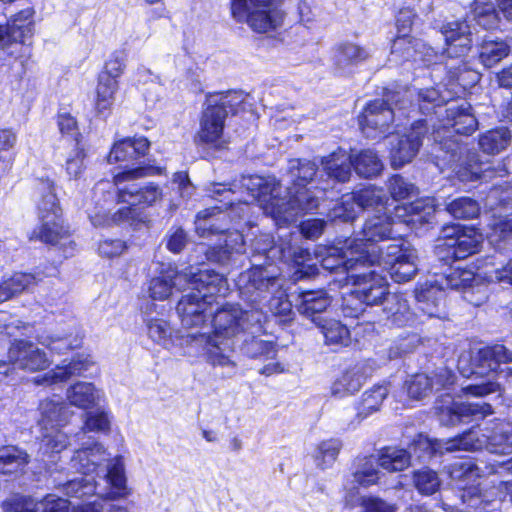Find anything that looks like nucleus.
Masks as SVG:
<instances>
[{
  "label": "nucleus",
  "mask_w": 512,
  "mask_h": 512,
  "mask_svg": "<svg viewBox=\"0 0 512 512\" xmlns=\"http://www.w3.org/2000/svg\"><path fill=\"white\" fill-rule=\"evenodd\" d=\"M317 166L314 162L292 159L288 165L291 186L281 195V185L273 176H243L240 185L213 183L208 191L210 197L222 203L220 207H211L200 211L196 216V232L201 237L211 234H223V240L205 251L206 258L221 265L234 262L245 251L243 235L235 230L226 232L221 223L226 220L223 209L231 208L241 218L248 213L250 204L258 202L266 214L277 222L290 223L304 213L318 208L327 187L314 185Z\"/></svg>",
  "instance_id": "1"
},
{
  "label": "nucleus",
  "mask_w": 512,
  "mask_h": 512,
  "mask_svg": "<svg viewBox=\"0 0 512 512\" xmlns=\"http://www.w3.org/2000/svg\"><path fill=\"white\" fill-rule=\"evenodd\" d=\"M285 283L280 268L273 262L254 263L250 269L242 272L236 284L240 297L251 303L252 308L243 310L238 305L227 304L217 309L211 322L214 341L221 347L228 343L232 353L234 338L265 332L268 312L281 318L282 322L291 320L292 303Z\"/></svg>",
  "instance_id": "2"
},
{
  "label": "nucleus",
  "mask_w": 512,
  "mask_h": 512,
  "mask_svg": "<svg viewBox=\"0 0 512 512\" xmlns=\"http://www.w3.org/2000/svg\"><path fill=\"white\" fill-rule=\"evenodd\" d=\"M105 461L107 453L98 443L77 450L71 458L70 466L82 476L60 485L63 493L75 498L94 494L105 500L127 498L130 491L123 458L116 456L108 463Z\"/></svg>",
  "instance_id": "3"
},
{
  "label": "nucleus",
  "mask_w": 512,
  "mask_h": 512,
  "mask_svg": "<svg viewBox=\"0 0 512 512\" xmlns=\"http://www.w3.org/2000/svg\"><path fill=\"white\" fill-rule=\"evenodd\" d=\"M446 120L441 127L434 129L432 138L435 143L434 151L436 158L441 159L456 173L458 179L462 182L475 181L478 179L492 178L494 169L489 163L483 162L476 152H469L465 160L458 164L462 151L461 145L450 135L444 134L455 132L460 135H469L477 128V120L471 113V105L466 101L448 102L444 109Z\"/></svg>",
  "instance_id": "4"
},
{
  "label": "nucleus",
  "mask_w": 512,
  "mask_h": 512,
  "mask_svg": "<svg viewBox=\"0 0 512 512\" xmlns=\"http://www.w3.org/2000/svg\"><path fill=\"white\" fill-rule=\"evenodd\" d=\"M349 240L345 246L329 247L321 264L331 272L354 273L357 266L378 265L387 270L393 281L405 283L414 278L418 271V257L409 247L391 245L386 252L372 247V250L359 251Z\"/></svg>",
  "instance_id": "5"
},
{
  "label": "nucleus",
  "mask_w": 512,
  "mask_h": 512,
  "mask_svg": "<svg viewBox=\"0 0 512 512\" xmlns=\"http://www.w3.org/2000/svg\"><path fill=\"white\" fill-rule=\"evenodd\" d=\"M433 212V205L424 200L397 205L394 208V216L386 211L368 217L359 233L360 237L349 241L359 251L372 250V247H376L385 253L387 247L397 244L409 247L417 256L416 250L402 240L403 232L398 225L408 226L416 222H427Z\"/></svg>",
  "instance_id": "6"
},
{
  "label": "nucleus",
  "mask_w": 512,
  "mask_h": 512,
  "mask_svg": "<svg viewBox=\"0 0 512 512\" xmlns=\"http://www.w3.org/2000/svg\"><path fill=\"white\" fill-rule=\"evenodd\" d=\"M159 173L160 169L153 167L129 169L116 174L113 182L99 181L95 185L94 193L95 195L102 194L105 202L113 201L116 197L118 202L128 204L129 207L119 209L111 217L113 223L128 221L135 217L132 206H151L162 198V190L158 185L137 182L142 177Z\"/></svg>",
  "instance_id": "7"
},
{
  "label": "nucleus",
  "mask_w": 512,
  "mask_h": 512,
  "mask_svg": "<svg viewBox=\"0 0 512 512\" xmlns=\"http://www.w3.org/2000/svg\"><path fill=\"white\" fill-rule=\"evenodd\" d=\"M190 275V291L182 295L176 311L183 326L202 327L214 314L218 297L228 292V283L223 275L209 269L190 267Z\"/></svg>",
  "instance_id": "8"
},
{
  "label": "nucleus",
  "mask_w": 512,
  "mask_h": 512,
  "mask_svg": "<svg viewBox=\"0 0 512 512\" xmlns=\"http://www.w3.org/2000/svg\"><path fill=\"white\" fill-rule=\"evenodd\" d=\"M488 434L479 435L475 429L451 439H429L420 436L415 448L426 452L427 457L455 451H476L486 447L491 453L510 454L512 452V423L498 422Z\"/></svg>",
  "instance_id": "9"
},
{
  "label": "nucleus",
  "mask_w": 512,
  "mask_h": 512,
  "mask_svg": "<svg viewBox=\"0 0 512 512\" xmlns=\"http://www.w3.org/2000/svg\"><path fill=\"white\" fill-rule=\"evenodd\" d=\"M512 362V351L502 344L480 349L475 356L461 355L458 360V369L462 376L475 379H484L463 388L466 394L473 396H486L499 390V384L494 380L495 372L500 363Z\"/></svg>",
  "instance_id": "10"
},
{
  "label": "nucleus",
  "mask_w": 512,
  "mask_h": 512,
  "mask_svg": "<svg viewBox=\"0 0 512 512\" xmlns=\"http://www.w3.org/2000/svg\"><path fill=\"white\" fill-rule=\"evenodd\" d=\"M36 194L40 226L34 229L31 239H39L52 245H65L68 231L62 224V209L55 193L54 182L49 178L37 180Z\"/></svg>",
  "instance_id": "11"
},
{
  "label": "nucleus",
  "mask_w": 512,
  "mask_h": 512,
  "mask_svg": "<svg viewBox=\"0 0 512 512\" xmlns=\"http://www.w3.org/2000/svg\"><path fill=\"white\" fill-rule=\"evenodd\" d=\"M487 238L493 248L502 253L512 252V218H494L489 224ZM479 277L488 283L499 284L503 288L512 287V258L505 263H495L488 258Z\"/></svg>",
  "instance_id": "12"
},
{
  "label": "nucleus",
  "mask_w": 512,
  "mask_h": 512,
  "mask_svg": "<svg viewBox=\"0 0 512 512\" xmlns=\"http://www.w3.org/2000/svg\"><path fill=\"white\" fill-rule=\"evenodd\" d=\"M446 471L456 485L462 489L461 499L469 507L481 512H490L496 509L500 500L494 490L483 492L478 486L466 484L487 476L485 466L481 467L470 459L456 461L446 467Z\"/></svg>",
  "instance_id": "13"
},
{
  "label": "nucleus",
  "mask_w": 512,
  "mask_h": 512,
  "mask_svg": "<svg viewBox=\"0 0 512 512\" xmlns=\"http://www.w3.org/2000/svg\"><path fill=\"white\" fill-rule=\"evenodd\" d=\"M322 165L329 178L342 183L350 179L352 167L364 178L378 176L384 167L376 152L371 149L362 150L356 155H348L339 149L324 158Z\"/></svg>",
  "instance_id": "14"
},
{
  "label": "nucleus",
  "mask_w": 512,
  "mask_h": 512,
  "mask_svg": "<svg viewBox=\"0 0 512 512\" xmlns=\"http://www.w3.org/2000/svg\"><path fill=\"white\" fill-rule=\"evenodd\" d=\"M231 12L237 22H246L258 33L278 28L285 15L278 0H231Z\"/></svg>",
  "instance_id": "15"
},
{
  "label": "nucleus",
  "mask_w": 512,
  "mask_h": 512,
  "mask_svg": "<svg viewBox=\"0 0 512 512\" xmlns=\"http://www.w3.org/2000/svg\"><path fill=\"white\" fill-rule=\"evenodd\" d=\"M176 345L174 349H179V354L184 356L196 357L205 354L207 361L213 366L234 367L231 359V347L228 343L224 347L214 341L212 335L206 332L175 334Z\"/></svg>",
  "instance_id": "16"
},
{
  "label": "nucleus",
  "mask_w": 512,
  "mask_h": 512,
  "mask_svg": "<svg viewBox=\"0 0 512 512\" xmlns=\"http://www.w3.org/2000/svg\"><path fill=\"white\" fill-rule=\"evenodd\" d=\"M388 93H394V90L386 89L384 99L368 103L359 116L360 128L367 138L375 139L384 134L395 118L403 117L399 100L395 97L394 101H388Z\"/></svg>",
  "instance_id": "17"
},
{
  "label": "nucleus",
  "mask_w": 512,
  "mask_h": 512,
  "mask_svg": "<svg viewBox=\"0 0 512 512\" xmlns=\"http://www.w3.org/2000/svg\"><path fill=\"white\" fill-rule=\"evenodd\" d=\"M397 97L399 100V111H403V117L408 115V109L415 106L423 114L429 115L432 112L442 115L443 104L446 105L444 95L435 87H428L423 89H412L402 87L394 90V93H388V101H394Z\"/></svg>",
  "instance_id": "18"
},
{
  "label": "nucleus",
  "mask_w": 512,
  "mask_h": 512,
  "mask_svg": "<svg viewBox=\"0 0 512 512\" xmlns=\"http://www.w3.org/2000/svg\"><path fill=\"white\" fill-rule=\"evenodd\" d=\"M439 422L444 426H455L470 419H483L493 414L492 406L486 402H456L451 395H444L436 402Z\"/></svg>",
  "instance_id": "19"
},
{
  "label": "nucleus",
  "mask_w": 512,
  "mask_h": 512,
  "mask_svg": "<svg viewBox=\"0 0 512 512\" xmlns=\"http://www.w3.org/2000/svg\"><path fill=\"white\" fill-rule=\"evenodd\" d=\"M35 11L27 7L11 15L5 25H0V49L14 55L24 47L25 40L33 35Z\"/></svg>",
  "instance_id": "20"
},
{
  "label": "nucleus",
  "mask_w": 512,
  "mask_h": 512,
  "mask_svg": "<svg viewBox=\"0 0 512 512\" xmlns=\"http://www.w3.org/2000/svg\"><path fill=\"white\" fill-rule=\"evenodd\" d=\"M428 131V121H415L408 133L392 136L390 159L393 168L398 169L411 162L417 155L422 139Z\"/></svg>",
  "instance_id": "21"
},
{
  "label": "nucleus",
  "mask_w": 512,
  "mask_h": 512,
  "mask_svg": "<svg viewBox=\"0 0 512 512\" xmlns=\"http://www.w3.org/2000/svg\"><path fill=\"white\" fill-rule=\"evenodd\" d=\"M349 278L353 281V291L366 306L383 304L389 295L387 280L375 271L351 273Z\"/></svg>",
  "instance_id": "22"
},
{
  "label": "nucleus",
  "mask_w": 512,
  "mask_h": 512,
  "mask_svg": "<svg viewBox=\"0 0 512 512\" xmlns=\"http://www.w3.org/2000/svg\"><path fill=\"white\" fill-rule=\"evenodd\" d=\"M9 363L15 367L35 372L46 369L50 361L37 345L26 340H16L8 350Z\"/></svg>",
  "instance_id": "23"
},
{
  "label": "nucleus",
  "mask_w": 512,
  "mask_h": 512,
  "mask_svg": "<svg viewBox=\"0 0 512 512\" xmlns=\"http://www.w3.org/2000/svg\"><path fill=\"white\" fill-rule=\"evenodd\" d=\"M190 279V268L179 272L171 264H161L159 275L153 277L149 282V296L154 300H166L174 288L181 289Z\"/></svg>",
  "instance_id": "24"
},
{
  "label": "nucleus",
  "mask_w": 512,
  "mask_h": 512,
  "mask_svg": "<svg viewBox=\"0 0 512 512\" xmlns=\"http://www.w3.org/2000/svg\"><path fill=\"white\" fill-rule=\"evenodd\" d=\"M226 117L227 113L221 107L209 105L202 113L197 140L215 148H222L226 144L223 135Z\"/></svg>",
  "instance_id": "25"
},
{
  "label": "nucleus",
  "mask_w": 512,
  "mask_h": 512,
  "mask_svg": "<svg viewBox=\"0 0 512 512\" xmlns=\"http://www.w3.org/2000/svg\"><path fill=\"white\" fill-rule=\"evenodd\" d=\"M441 34L444 36L446 49L445 53L449 58H460L465 56L472 47V31L466 20L448 22L441 27Z\"/></svg>",
  "instance_id": "26"
},
{
  "label": "nucleus",
  "mask_w": 512,
  "mask_h": 512,
  "mask_svg": "<svg viewBox=\"0 0 512 512\" xmlns=\"http://www.w3.org/2000/svg\"><path fill=\"white\" fill-rule=\"evenodd\" d=\"M419 308L429 317L441 318L445 314V289L433 275L420 284L415 294Z\"/></svg>",
  "instance_id": "27"
},
{
  "label": "nucleus",
  "mask_w": 512,
  "mask_h": 512,
  "mask_svg": "<svg viewBox=\"0 0 512 512\" xmlns=\"http://www.w3.org/2000/svg\"><path fill=\"white\" fill-rule=\"evenodd\" d=\"M451 236L449 251L458 259H465L468 256L475 254L479 251L483 242V236L474 228H464L460 226L450 227Z\"/></svg>",
  "instance_id": "28"
},
{
  "label": "nucleus",
  "mask_w": 512,
  "mask_h": 512,
  "mask_svg": "<svg viewBox=\"0 0 512 512\" xmlns=\"http://www.w3.org/2000/svg\"><path fill=\"white\" fill-rule=\"evenodd\" d=\"M453 379V374L447 369L441 370L433 378L426 374H416L406 382L407 393L411 398L420 400L429 395L434 387L439 389L451 385Z\"/></svg>",
  "instance_id": "29"
},
{
  "label": "nucleus",
  "mask_w": 512,
  "mask_h": 512,
  "mask_svg": "<svg viewBox=\"0 0 512 512\" xmlns=\"http://www.w3.org/2000/svg\"><path fill=\"white\" fill-rule=\"evenodd\" d=\"M370 56L369 51L353 42H341L333 49L332 61L337 73L343 74Z\"/></svg>",
  "instance_id": "30"
},
{
  "label": "nucleus",
  "mask_w": 512,
  "mask_h": 512,
  "mask_svg": "<svg viewBox=\"0 0 512 512\" xmlns=\"http://www.w3.org/2000/svg\"><path fill=\"white\" fill-rule=\"evenodd\" d=\"M331 304V297L324 290L303 291L299 295V301L296 303L298 312L304 315L317 325L324 321L320 315L326 311Z\"/></svg>",
  "instance_id": "31"
},
{
  "label": "nucleus",
  "mask_w": 512,
  "mask_h": 512,
  "mask_svg": "<svg viewBox=\"0 0 512 512\" xmlns=\"http://www.w3.org/2000/svg\"><path fill=\"white\" fill-rule=\"evenodd\" d=\"M91 362L87 357H74L69 363L58 365L55 369L47 372L43 377L35 379L38 385H53L67 381L73 376H79L87 371Z\"/></svg>",
  "instance_id": "32"
},
{
  "label": "nucleus",
  "mask_w": 512,
  "mask_h": 512,
  "mask_svg": "<svg viewBox=\"0 0 512 512\" xmlns=\"http://www.w3.org/2000/svg\"><path fill=\"white\" fill-rule=\"evenodd\" d=\"M383 313L386 320L394 326L402 327L414 321L408 301L400 294H389L383 301Z\"/></svg>",
  "instance_id": "33"
},
{
  "label": "nucleus",
  "mask_w": 512,
  "mask_h": 512,
  "mask_svg": "<svg viewBox=\"0 0 512 512\" xmlns=\"http://www.w3.org/2000/svg\"><path fill=\"white\" fill-rule=\"evenodd\" d=\"M149 149V142L144 137L126 138L115 142L109 155L108 162L136 160L146 154Z\"/></svg>",
  "instance_id": "34"
},
{
  "label": "nucleus",
  "mask_w": 512,
  "mask_h": 512,
  "mask_svg": "<svg viewBox=\"0 0 512 512\" xmlns=\"http://www.w3.org/2000/svg\"><path fill=\"white\" fill-rule=\"evenodd\" d=\"M39 410L41 415L38 421L40 430L61 428L71 416L69 408L63 403L49 399L40 403Z\"/></svg>",
  "instance_id": "35"
},
{
  "label": "nucleus",
  "mask_w": 512,
  "mask_h": 512,
  "mask_svg": "<svg viewBox=\"0 0 512 512\" xmlns=\"http://www.w3.org/2000/svg\"><path fill=\"white\" fill-rule=\"evenodd\" d=\"M511 52V45L506 39L486 36L479 46V61L486 68H491L506 58Z\"/></svg>",
  "instance_id": "36"
},
{
  "label": "nucleus",
  "mask_w": 512,
  "mask_h": 512,
  "mask_svg": "<svg viewBox=\"0 0 512 512\" xmlns=\"http://www.w3.org/2000/svg\"><path fill=\"white\" fill-rule=\"evenodd\" d=\"M70 404L81 409H89L100 403L103 392L89 382H77L67 389Z\"/></svg>",
  "instance_id": "37"
},
{
  "label": "nucleus",
  "mask_w": 512,
  "mask_h": 512,
  "mask_svg": "<svg viewBox=\"0 0 512 512\" xmlns=\"http://www.w3.org/2000/svg\"><path fill=\"white\" fill-rule=\"evenodd\" d=\"M67 446L68 437L60 428L41 429L39 455L43 462H46V457L50 459L49 462L51 463H44L48 468L55 464L54 455L60 453Z\"/></svg>",
  "instance_id": "38"
},
{
  "label": "nucleus",
  "mask_w": 512,
  "mask_h": 512,
  "mask_svg": "<svg viewBox=\"0 0 512 512\" xmlns=\"http://www.w3.org/2000/svg\"><path fill=\"white\" fill-rule=\"evenodd\" d=\"M36 284V277L31 273L15 272L10 276L4 277L0 283V303L25 291H29Z\"/></svg>",
  "instance_id": "39"
},
{
  "label": "nucleus",
  "mask_w": 512,
  "mask_h": 512,
  "mask_svg": "<svg viewBox=\"0 0 512 512\" xmlns=\"http://www.w3.org/2000/svg\"><path fill=\"white\" fill-rule=\"evenodd\" d=\"M359 211L373 209L376 213L386 212L389 199L383 189L369 186L352 195Z\"/></svg>",
  "instance_id": "40"
},
{
  "label": "nucleus",
  "mask_w": 512,
  "mask_h": 512,
  "mask_svg": "<svg viewBox=\"0 0 512 512\" xmlns=\"http://www.w3.org/2000/svg\"><path fill=\"white\" fill-rule=\"evenodd\" d=\"M29 463V455L23 449L8 445L0 448V474L20 472Z\"/></svg>",
  "instance_id": "41"
},
{
  "label": "nucleus",
  "mask_w": 512,
  "mask_h": 512,
  "mask_svg": "<svg viewBox=\"0 0 512 512\" xmlns=\"http://www.w3.org/2000/svg\"><path fill=\"white\" fill-rule=\"evenodd\" d=\"M511 133L506 127L489 130L479 137V147L488 155H495L505 150L511 143Z\"/></svg>",
  "instance_id": "42"
},
{
  "label": "nucleus",
  "mask_w": 512,
  "mask_h": 512,
  "mask_svg": "<svg viewBox=\"0 0 512 512\" xmlns=\"http://www.w3.org/2000/svg\"><path fill=\"white\" fill-rule=\"evenodd\" d=\"M439 285L445 290H459L462 293L476 281L475 274L471 270H465L461 268H449L448 272L443 274L435 273L433 275Z\"/></svg>",
  "instance_id": "43"
},
{
  "label": "nucleus",
  "mask_w": 512,
  "mask_h": 512,
  "mask_svg": "<svg viewBox=\"0 0 512 512\" xmlns=\"http://www.w3.org/2000/svg\"><path fill=\"white\" fill-rule=\"evenodd\" d=\"M149 338L165 349L172 350L176 345L175 334L180 331L171 328L170 324L158 318L149 319L146 322Z\"/></svg>",
  "instance_id": "44"
},
{
  "label": "nucleus",
  "mask_w": 512,
  "mask_h": 512,
  "mask_svg": "<svg viewBox=\"0 0 512 512\" xmlns=\"http://www.w3.org/2000/svg\"><path fill=\"white\" fill-rule=\"evenodd\" d=\"M419 39L411 36L403 35L397 36L391 46L390 62L401 64L407 61H417Z\"/></svg>",
  "instance_id": "45"
},
{
  "label": "nucleus",
  "mask_w": 512,
  "mask_h": 512,
  "mask_svg": "<svg viewBox=\"0 0 512 512\" xmlns=\"http://www.w3.org/2000/svg\"><path fill=\"white\" fill-rule=\"evenodd\" d=\"M411 456L395 447L384 448L378 458V465L389 472L403 471L410 466Z\"/></svg>",
  "instance_id": "46"
},
{
  "label": "nucleus",
  "mask_w": 512,
  "mask_h": 512,
  "mask_svg": "<svg viewBox=\"0 0 512 512\" xmlns=\"http://www.w3.org/2000/svg\"><path fill=\"white\" fill-rule=\"evenodd\" d=\"M342 446V441L338 438H331L320 442L314 452L316 466L321 469L331 467L336 461Z\"/></svg>",
  "instance_id": "47"
},
{
  "label": "nucleus",
  "mask_w": 512,
  "mask_h": 512,
  "mask_svg": "<svg viewBox=\"0 0 512 512\" xmlns=\"http://www.w3.org/2000/svg\"><path fill=\"white\" fill-rule=\"evenodd\" d=\"M269 252L272 256L279 254V260L293 263L298 268L312 266V264L309 263L312 261L311 253L308 249H304L302 247H293L291 245L272 247Z\"/></svg>",
  "instance_id": "48"
},
{
  "label": "nucleus",
  "mask_w": 512,
  "mask_h": 512,
  "mask_svg": "<svg viewBox=\"0 0 512 512\" xmlns=\"http://www.w3.org/2000/svg\"><path fill=\"white\" fill-rule=\"evenodd\" d=\"M378 460L373 456L364 457L357 460V468L353 473V479L359 485L368 487L379 479Z\"/></svg>",
  "instance_id": "49"
},
{
  "label": "nucleus",
  "mask_w": 512,
  "mask_h": 512,
  "mask_svg": "<svg viewBox=\"0 0 512 512\" xmlns=\"http://www.w3.org/2000/svg\"><path fill=\"white\" fill-rule=\"evenodd\" d=\"M327 344L347 345L350 341L348 328L337 320H324L317 323Z\"/></svg>",
  "instance_id": "50"
},
{
  "label": "nucleus",
  "mask_w": 512,
  "mask_h": 512,
  "mask_svg": "<svg viewBox=\"0 0 512 512\" xmlns=\"http://www.w3.org/2000/svg\"><path fill=\"white\" fill-rule=\"evenodd\" d=\"M387 395L388 389L384 385H377L366 391L358 405V415H361L362 418H365L369 414L377 411Z\"/></svg>",
  "instance_id": "51"
},
{
  "label": "nucleus",
  "mask_w": 512,
  "mask_h": 512,
  "mask_svg": "<svg viewBox=\"0 0 512 512\" xmlns=\"http://www.w3.org/2000/svg\"><path fill=\"white\" fill-rule=\"evenodd\" d=\"M258 335L247 334L243 338L246 353L252 358L264 357L267 360H274L277 352L275 345L271 341L258 339Z\"/></svg>",
  "instance_id": "52"
},
{
  "label": "nucleus",
  "mask_w": 512,
  "mask_h": 512,
  "mask_svg": "<svg viewBox=\"0 0 512 512\" xmlns=\"http://www.w3.org/2000/svg\"><path fill=\"white\" fill-rule=\"evenodd\" d=\"M446 210L457 219H473L479 215L480 205L470 197H460L451 201Z\"/></svg>",
  "instance_id": "53"
},
{
  "label": "nucleus",
  "mask_w": 512,
  "mask_h": 512,
  "mask_svg": "<svg viewBox=\"0 0 512 512\" xmlns=\"http://www.w3.org/2000/svg\"><path fill=\"white\" fill-rule=\"evenodd\" d=\"M118 90V81L109 76H99L96 106L100 112L110 108Z\"/></svg>",
  "instance_id": "54"
},
{
  "label": "nucleus",
  "mask_w": 512,
  "mask_h": 512,
  "mask_svg": "<svg viewBox=\"0 0 512 512\" xmlns=\"http://www.w3.org/2000/svg\"><path fill=\"white\" fill-rule=\"evenodd\" d=\"M415 488L423 495H432L440 488L438 474L428 468L415 471L413 474Z\"/></svg>",
  "instance_id": "55"
},
{
  "label": "nucleus",
  "mask_w": 512,
  "mask_h": 512,
  "mask_svg": "<svg viewBox=\"0 0 512 512\" xmlns=\"http://www.w3.org/2000/svg\"><path fill=\"white\" fill-rule=\"evenodd\" d=\"M474 19L477 24L486 30L494 29L499 23V13L493 3H476Z\"/></svg>",
  "instance_id": "56"
},
{
  "label": "nucleus",
  "mask_w": 512,
  "mask_h": 512,
  "mask_svg": "<svg viewBox=\"0 0 512 512\" xmlns=\"http://www.w3.org/2000/svg\"><path fill=\"white\" fill-rule=\"evenodd\" d=\"M359 212L360 211L352 196L346 195L342 198L340 203H337L333 207L329 213V217L333 221L340 220L342 222H349L353 221Z\"/></svg>",
  "instance_id": "57"
},
{
  "label": "nucleus",
  "mask_w": 512,
  "mask_h": 512,
  "mask_svg": "<svg viewBox=\"0 0 512 512\" xmlns=\"http://www.w3.org/2000/svg\"><path fill=\"white\" fill-rule=\"evenodd\" d=\"M84 430L89 432H107L110 429V416L107 411L96 410L85 413Z\"/></svg>",
  "instance_id": "58"
},
{
  "label": "nucleus",
  "mask_w": 512,
  "mask_h": 512,
  "mask_svg": "<svg viewBox=\"0 0 512 512\" xmlns=\"http://www.w3.org/2000/svg\"><path fill=\"white\" fill-rule=\"evenodd\" d=\"M388 190L394 200H402L413 196L416 188L402 176L394 175L389 179Z\"/></svg>",
  "instance_id": "59"
},
{
  "label": "nucleus",
  "mask_w": 512,
  "mask_h": 512,
  "mask_svg": "<svg viewBox=\"0 0 512 512\" xmlns=\"http://www.w3.org/2000/svg\"><path fill=\"white\" fill-rule=\"evenodd\" d=\"M127 55L124 51H115L105 64V71L101 76H109L117 80L124 72L126 67Z\"/></svg>",
  "instance_id": "60"
},
{
  "label": "nucleus",
  "mask_w": 512,
  "mask_h": 512,
  "mask_svg": "<svg viewBox=\"0 0 512 512\" xmlns=\"http://www.w3.org/2000/svg\"><path fill=\"white\" fill-rule=\"evenodd\" d=\"M342 379L345 382L346 390L353 394L360 390L366 380L364 369L361 366H354L342 374Z\"/></svg>",
  "instance_id": "61"
},
{
  "label": "nucleus",
  "mask_w": 512,
  "mask_h": 512,
  "mask_svg": "<svg viewBox=\"0 0 512 512\" xmlns=\"http://www.w3.org/2000/svg\"><path fill=\"white\" fill-rule=\"evenodd\" d=\"M5 512H37L36 503L21 495H14L3 503Z\"/></svg>",
  "instance_id": "62"
},
{
  "label": "nucleus",
  "mask_w": 512,
  "mask_h": 512,
  "mask_svg": "<svg viewBox=\"0 0 512 512\" xmlns=\"http://www.w3.org/2000/svg\"><path fill=\"white\" fill-rule=\"evenodd\" d=\"M366 307L353 290L350 294L343 297L342 312L345 317L358 318L365 312Z\"/></svg>",
  "instance_id": "63"
},
{
  "label": "nucleus",
  "mask_w": 512,
  "mask_h": 512,
  "mask_svg": "<svg viewBox=\"0 0 512 512\" xmlns=\"http://www.w3.org/2000/svg\"><path fill=\"white\" fill-rule=\"evenodd\" d=\"M69 501L55 495H47L42 501L36 503L37 512H68Z\"/></svg>",
  "instance_id": "64"
}]
</instances>
